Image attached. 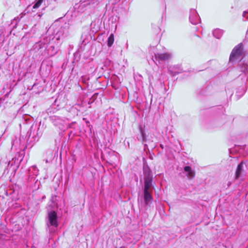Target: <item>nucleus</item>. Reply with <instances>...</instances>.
I'll list each match as a JSON object with an SVG mask.
<instances>
[{
    "mask_svg": "<svg viewBox=\"0 0 248 248\" xmlns=\"http://www.w3.org/2000/svg\"><path fill=\"white\" fill-rule=\"evenodd\" d=\"M144 176V202L146 205L149 206L153 201L152 196V182L153 175L152 170L148 165L144 166L143 168Z\"/></svg>",
    "mask_w": 248,
    "mask_h": 248,
    "instance_id": "obj_1",
    "label": "nucleus"
},
{
    "mask_svg": "<svg viewBox=\"0 0 248 248\" xmlns=\"http://www.w3.org/2000/svg\"><path fill=\"white\" fill-rule=\"evenodd\" d=\"M46 41L48 42L46 49L47 55L49 57H53L59 51L62 42L56 41L53 38L51 39V37H47Z\"/></svg>",
    "mask_w": 248,
    "mask_h": 248,
    "instance_id": "obj_2",
    "label": "nucleus"
},
{
    "mask_svg": "<svg viewBox=\"0 0 248 248\" xmlns=\"http://www.w3.org/2000/svg\"><path fill=\"white\" fill-rule=\"evenodd\" d=\"M46 224L51 232L55 231V229L58 226V218L57 213L54 211L48 212L46 218Z\"/></svg>",
    "mask_w": 248,
    "mask_h": 248,
    "instance_id": "obj_3",
    "label": "nucleus"
},
{
    "mask_svg": "<svg viewBox=\"0 0 248 248\" xmlns=\"http://www.w3.org/2000/svg\"><path fill=\"white\" fill-rule=\"evenodd\" d=\"M70 24L64 23L57 31L54 38L56 41H62L70 34Z\"/></svg>",
    "mask_w": 248,
    "mask_h": 248,
    "instance_id": "obj_4",
    "label": "nucleus"
},
{
    "mask_svg": "<svg viewBox=\"0 0 248 248\" xmlns=\"http://www.w3.org/2000/svg\"><path fill=\"white\" fill-rule=\"evenodd\" d=\"M39 174V170L36 166H32L29 168L28 170V182H31V181H35L33 186V190H37L39 188L40 182L36 180V177Z\"/></svg>",
    "mask_w": 248,
    "mask_h": 248,
    "instance_id": "obj_5",
    "label": "nucleus"
},
{
    "mask_svg": "<svg viewBox=\"0 0 248 248\" xmlns=\"http://www.w3.org/2000/svg\"><path fill=\"white\" fill-rule=\"evenodd\" d=\"M243 54V45L242 43L239 44L232 49L230 56V61L233 62L235 60L240 59Z\"/></svg>",
    "mask_w": 248,
    "mask_h": 248,
    "instance_id": "obj_6",
    "label": "nucleus"
},
{
    "mask_svg": "<svg viewBox=\"0 0 248 248\" xmlns=\"http://www.w3.org/2000/svg\"><path fill=\"white\" fill-rule=\"evenodd\" d=\"M200 16L195 9H191L190 11L189 21L194 25L198 24L200 22Z\"/></svg>",
    "mask_w": 248,
    "mask_h": 248,
    "instance_id": "obj_7",
    "label": "nucleus"
},
{
    "mask_svg": "<svg viewBox=\"0 0 248 248\" xmlns=\"http://www.w3.org/2000/svg\"><path fill=\"white\" fill-rule=\"evenodd\" d=\"M50 118L54 125L59 127V128L60 129L63 128V126L65 123V121L64 119L57 116H52L50 117Z\"/></svg>",
    "mask_w": 248,
    "mask_h": 248,
    "instance_id": "obj_8",
    "label": "nucleus"
},
{
    "mask_svg": "<svg viewBox=\"0 0 248 248\" xmlns=\"http://www.w3.org/2000/svg\"><path fill=\"white\" fill-rule=\"evenodd\" d=\"M171 55L169 53H158L155 54V59L156 60L159 61H166L170 59Z\"/></svg>",
    "mask_w": 248,
    "mask_h": 248,
    "instance_id": "obj_9",
    "label": "nucleus"
},
{
    "mask_svg": "<svg viewBox=\"0 0 248 248\" xmlns=\"http://www.w3.org/2000/svg\"><path fill=\"white\" fill-rule=\"evenodd\" d=\"M48 37L46 36L43 38V40H41L39 42H37L35 44V47H38L39 49H41L43 48H45L46 49L47 45L48 44V42H46V39Z\"/></svg>",
    "mask_w": 248,
    "mask_h": 248,
    "instance_id": "obj_10",
    "label": "nucleus"
},
{
    "mask_svg": "<svg viewBox=\"0 0 248 248\" xmlns=\"http://www.w3.org/2000/svg\"><path fill=\"white\" fill-rule=\"evenodd\" d=\"M184 171L186 172V175L188 179H192L195 177V172L189 166L184 167Z\"/></svg>",
    "mask_w": 248,
    "mask_h": 248,
    "instance_id": "obj_11",
    "label": "nucleus"
},
{
    "mask_svg": "<svg viewBox=\"0 0 248 248\" xmlns=\"http://www.w3.org/2000/svg\"><path fill=\"white\" fill-rule=\"evenodd\" d=\"M239 67L241 71L246 76H247V75H248V64L243 62L239 64Z\"/></svg>",
    "mask_w": 248,
    "mask_h": 248,
    "instance_id": "obj_12",
    "label": "nucleus"
},
{
    "mask_svg": "<svg viewBox=\"0 0 248 248\" xmlns=\"http://www.w3.org/2000/svg\"><path fill=\"white\" fill-rule=\"evenodd\" d=\"M243 162H241L237 166V168L235 172V178L238 179L241 175V173L243 170Z\"/></svg>",
    "mask_w": 248,
    "mask_h": 248,
    "instance_id": "obj_13",
    "label": "nucleus"
},
{
    "mask_svg": "<svg viewBox=\"0 0 248 248\" xmlns=\"http://www.w3.org/2000/svg\"><path fill=\"white\" fill-rule=\"evenodd\" d=\"M223 33V30L219 29H216L213 31V34L214 36L218 39H220L222 37Z\"/></svg>",
    "mask_w": 248,
    "mask_h": 248,
    "instance_id": "obj_14",
    "label": "nucleus"
},
{
    "mask_svg": "<svg viewBox=\"0 0 248 248\" xmlns=\"http://www.w3.org/2000/svg\"><path fill=\"white\" fill-rule=\"evenodd\" d=\"M114 37L113 34L111 33L108 38L107 45L108 47L111 46L114 43Z\"/></svg>",
    "mask_w": 248,
    "mask_h": 248,
    "instance_id": "obj_15",
    "label": "nucleus"
},
{
    "mask_svg": "<svg viewBox=\"0 0 248 248\" xmlns=\"http://www.w3.org/2000/svg\"><path fill=\"white\" fill-rule=\"evenodd\" d=\"M43 1H44V0H37V1L33 5V6H32L33 9H37V8H39L40 6V5L42 4Z\"/></svg>",
    "mask_w": 248,
    "mask_h": 248,
    "instance_id": "obj_16",
    "label": "nucleus"
},
{
    "mask_svg": "<svg viewBox=\"0 0 248 248\" xmlns=\"http://www.w3.org/2000/svg\"><path fill=\"white\" fill-rule=\"evenodd\" d=\"M42 135V133L41 131H39V127L37 128V130L36 132V135L35 136L34 140H38L40 137H41Z\"/></svg>",
    "mask_w": 248,
    "mask_h": 248,
    "instance_id": "obj_17",
    "label": "nucleus"
},
{
    "mask_svg": "<svg viewBox=\"0 0 248 248\" xmlns=\"http://www.w3.org/2000/svg\"><path fill=\"white\" fill-rule=\"evenodd\" d=\"M238 90H240V93H241V95H243L246 92V89L245 88H244L243 87H240L239 89H238Z\"/></svg>",
    "mask_w": 248,
    "mask_h": 248,
    "instance_id": "obj_18",
    "label": "nucleus"
},
{
    "mask_svg": "<svg viewBox=\"0 0 248 248\" xmlns=\"http://www.w3.org/2000/svg\"><path fill=\"white\" fill-rule=\"evenodd\" d=\"M140 132L142 137V140L144 141L145 139V134L144 133L143 130L142 129L141 127H140Z\"/></svg>",
    "mask_w": 248,
    "mask_h": 248,
    "instance_id": "obj_19",
    "label": "nucleus"
},
{
    "mask_svg": "<svg viewBox=\"0 0 248 248\" xmlns=\"http://www.w3.org/2000/svg\"><path fill=\"white\" fill-rule=\"evenodd\" d=\"M180 72V71H175L174 72V74H173V75H176V74H177L179 73Z\"/></svg>",
    "mask_w": 248,
    "mask_h": 248,
    "instance_id": "obj_20",
    "label": "nucleus"
},
{
    "mask_svg": "<svg viewBox=\"0 0 248 248\" xmlns=\"http://www.w3.org/2000/svg\"><path fill=\"white\" fill-rule=\"evenodd\" d=\"M236 93H237L238 95H239V94H238L239 93H238V91L236 92Z\"/></svg>",
    "mask_w": 248,
    "mask_h": 248,
    "instance_id": "obj_21",
    "label": "nucleus"
},
{
    "mask_svg": "<svg viewBox=\"0 0 248 248\" xmlns=\"http://www.w3.org/2000/svg\"><path fill=\"white\" fill-rule=\"evenodd\" d=\"M32 127H31V130H32Z\"/></svg>",
    "mask_w": 248,
    "mask_h": 248,
    "instance_id": "obj_22",
    "label": "nucleus"
},
{
    "mask_svg": "<svg viewBox=\"0 0 248 248\" xmlns=\"http://www.w3.org/2000/svg\"><path fill=\"white\" fill-rule=\"evenodd\" d=\"M248 79V76H247V80Z\"/></svg>",
    "mask_w": 248,
    "mask_h": 248,
    "instance_id": "obj_23",
    "label": "nucleus"
}]
</instances>
